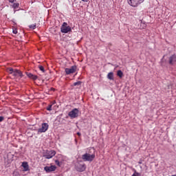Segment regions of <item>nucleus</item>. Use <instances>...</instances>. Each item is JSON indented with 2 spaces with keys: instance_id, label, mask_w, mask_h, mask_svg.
Masks as SVG:
<instances>
[{
  "instance_id": "9b49d317",
  "label": "nucleus",
  "mask_w": 176,
  "mask_h": 176,
  "mask_svg": "<svg viewBox=\"0 0 176 176\" xmlns=\"http://www.w3.org/2000/svg\"><path fill=\"white\" fill-rule=\"evenodd\" d=\"M175 63H176V55L173 54L169 57V64L173 65Z\"/></svg>"
},
{
  "instance_id": "f3484780",
  "label": "nucleus",
  "mask_w": 176,
  "mask_h": 176,
  "mask_svg": "<svg viewBox=\"0 0 176 176\" xmlns=\"http://www.w3.org/2000/svg\"><path fill=\"white\" fill-rule=\"evenodd\" d=\"M55 164H56V166H58V167H61V162H60L58 160H55Z\"/></svg>"
},
{
  "instance_id": "f257e3e1",
  "label": "nucleus",
  "mask_w": 176,
  "mask_h": 176,
  "mask_svg": "<svg viewBox=\"0 0 176 176\" xmlns=\"http://www.w3.org/2000/svg\"><path fill=\"white\" fill-rule=\"evenodd\" d=\"M7 72L14 77V79H21L23 78V72L19 69H13L12 67L7 68Z\"/></svg>"
},
{
  "instance_id": "aec40b11",
  "label": "nucleus",
  "mask_w": 176,
  "mask_h": 176,
  "mask_svg": "<svg viewBox=\"0 0 176 176\" xmlns=\"http://www.w3.org/2000/svg\"><path fill=\"white\" fill-rule=\"evenodd\" d=\"M80 85H82V82H80V81H78V82L74 83V86H79Z\"/></svg>"
},
{
  "instance_id": "5701e85b",
  "label": "nucleus",
  "mask_w": 176,
  "mask_h": 176,
  "mask_svg": "<svg viewBox=\"0 0 176 176\" xmlns=\"http://www.w3.org/2000/svg\"><path fill=\"white\" fill-rule=\"evenodd\" d=\"M13 34H17V29L16 28H14L12 30Z\"/></svg>"
},
{
  "instance_id": "f03ea898",
  "label": "nucleus",
  "mask_w": 176,
  "mask_h": 176,
  "mask_svg": "<svg viewBox=\"0 0 176 176\" xmlns=\"http://www.w3.org/2000/svg\"><path fill=\"white\" fill-rule=\"evenodd\" d=\"M96 159V154H91L90 152L85 153L82 155V160L83 162H93Z\"/></svg>"
},
{
  "instance_id": "c756f323",
  "label": "nucleus",
  "mask_w": 176,
  "mask_h": 176,
  "mask_svg": "<svg viewBox=\"0 0 176 176\" xmlns=\"http://www.w3.org/2000/svg\"><path fill=\"white\" fill-rule=\"evenodd\" d=\"M54 104H56V101H54Z\"/></svg>"
},
{
  "instance_id": "a878e982",
  "label": "nucleus",
  "mask_w": 176,
  "mask_h": 176,
  "mask_svg": "<svg viewBox=\"0 0 176 176\" xmlns=\"http://www.w3.org/2000/svg\"><path fill=\"white\" fill-rule=\"evenodd\" d=\"M8 2L10 3H14V2H16V0H8Z\"/></svg>"
},
{
  "instance_id": "b1692460",
  "label": "nucleus",
  "mask_w": 176,
  "mask_h": 176,
  "mask_svg": "<svg viewBox=\"0 0 176 176\" xmlns=\"http://www.w3.org/2000/svg\"><path fill=\"white\" fill-rule=\"evenodd\" d=\"M13 176H20V175L19 174V173L14 172V173H13Z\"/></svg>"
},
{
  "instance_id": "ddd939ff",
  "label": "nucleus",
  "mask_w": 176,
  "mask_h": 176,
  "mask_svg": "<svg viewBox=\"0 0 176 176\" xmlns=\"http://www.w3.org/2000/svg\"><path fill=\"white\" fill-rule=\"evenodd\" d=\"M107 79H109V80H113V72H109L107 74Z\"/></svg>"
},
{
  "instance_id": "423d86ee",
  "label": "nucleus",
  "mask_w": 176,
  "mask_h": 176,
  "mask_svg": "<svg viewBox=\"0 0 176 176\" xmlns=\"http://www.w3.org/2000/svg\"><path fill=\"white\" fill-rule=\"evenodd\" d=\"M142 2H144V0H128L129 5L133 8H137V6L142 3Z\"/></svg>"
},
{
  "instance_id": "6e6552de",
  "label": "nucleus",
  "mask_w": 176,
  "mask_h": 176,
  "mask_svg": "<svg viewBox=\"0 0 176 176\" xmlns=\"http://www.w3.org/2000/svg\"><path fill=\"white\" fill-rule=\"evenodd\" d=\"M49 129V124L47 123H43L41 127L38 129V133H46Z\"/></svg>"
},
{
  "instance_id": "4468645a",
  "label": "nucleus",
  "mask_w": 176,
  "mask_h": 176,
  "mask_svg": "<svg viewBox=\"0 0 176 176\" xmlns=\"http://www.w3.org/2000/svg\"><path fill=\"white\" fill-rule=\"evenodd\" d=\"M117 75L119 76V78H123V72H122V70H118Z\"/></svg>"
},
{
  "instance_id": "1a4fd4ad",
  "label": "nucleus",
  "mask_w": 176,
  "mask_h": 176,
  "mask_svg": "<svg viewBox=\"0 0 176 176\" xmlns=\"http://www.w3.org/2000/svg\"><path fill=\"white\" fill-rule=\"evenodd\" d=\"M54 156H56V151L54 150L47 151L44 155V157H45V159H52Z\"/></svg>"
},
{
  "instance_id": "412c9836",
  "label": "nucleus",
  "mask_w": 176,
  "mask_h": 176,
  "mask_svg": "<svg viewBox=\"0 0 176 176\" xmlns=\"http://www.w3.org/2000/svg\"><path fill=\"white\" fill-rule=\"evenodd\" d=\"M131 176H141V174L138 173L137 170H135L134 173Z\"/></svg>"
},
{
  "instance_id": "bb28decb",
  "label": "nucleus",
  "mask_w": 176,
  "mask_h": 176,
  "mask_svg": "<svg viewBox=\"0 0 176 176\" xmlns=\"http://www.w3.org/2000/svg\"><path fill=\"white\" fill-rule=\"evenodd\" d=\"M77 135L80 136L81 135L80 133L78 132Z\"/></svg>"
},
{
  "instance_id": "a211bd4d",
  "label": "nucleus",
  "mask_w": 176,
  "mask_h": 176,
  "mask_svg": "<svg viewBox=\"0 0 176 176\" xmlns=\"http://www.w3.org/2000/svg\"><path fill=\"white\" fill-rule=\"evenodd\" d=\"M22 166L24 168H28V163L23 162Z\"/></svg>"
},
{
  "instance_id": "0eeeda50",
  "label": "nucleus",
  "mask_w": 176,
  "mask_h": 176,
  "mask_svg": "<svg viewBox=\"0 0 176 176\" xmlns=\"http://www.w3.org/2000/svg\"><path fill=\"white\" fill-rule=\"evenodd\" d=\"M77 69L78 67L76 65H73L71 68H66L65 72L66 75H71V74H75Z\"/></svg>"
},
{
  "instance_id": "cd10ccee",
  "label": "nucleus",
  "mask_w": 176,
  "mask_h": 176,
  "mask_svg": "<svg viewBox=\"0 0 176 176\" xmlns=\"http://www.w3.org/2000/svg\"><path fill=\"white\" fill-rule=\"evenodd\" d=\"M82 2H88L89 0H82Z\"/></svg>"
},
{
  "instance_id": "f8f14e48",
  "label": "nucleus",
  "mask_w": 176,
  "mask_h": 176,
  "mask_svg": "<svg viewBox=\"0 0 176 176\" xmlns=\"http://www.w3.org/2000/svg\"><path fill=\"white\" fill-rule=\"evenodd\" d=\"M28 78H30V79H32L33 80H36V79H38V76H35L31 73L28 74Z\"/></svg>"
},
{
  "instance_id": "7ed1b4c3",
  "label": "nucleus",
  "mask_w": 176,
  "mask_h": 176,
  "mask_svg": "<svg viewBox=\"0 0 176 176\" xmlns=\"http://www.w3.org/2000/svg\"><path fill=\"white\" fill-rule=\"evenodd\" d=\"M75 168L76 171L79 173H83L86 170V164L83 163L82 161L77 162V164L75 165Z\"/></svg>"
},
{
  "instance_id": "20e7f679",
  "label": "nucleus",
  "mask_w": 176,
  "mask_h": 176,
  "mask_svg": "<svg viewBox=\"0 0 176 176\" xmlns=\"http://www.w3.org/2000/svg\"><path fill=\"white\" fill-rule=\"evenodd\" d=\"M72 31V29L68 25V23L67 22H64L60 28V32L63 34H68V32H71Z\"/></svg>"
},
{
  "instance_id": "4be33fe9",
  "label": "nucleus",
  "mask_w": 176,
  "mask_h": 176,
  "mask_svg": "<svg viewBox=\"0 0 176 176\" xmlns=\"http://www.w3.org/2000/svg\"><path fill=\"white\" fill-rule=\"evenodd\" d=\"M52 107H53V104H49L46 108L47 111H52Z\"/></svg>"
},
{
  "instance_id": "393cba45",
  "label": "nucleus",
  "mask_w": 176,
  "mask_h": 176,
  "mask_svg": "<svg viewBox=\"0 0 176 176\" xmlns=\"http://www.w3.org/2000/svg\"><path fill=\"white\" fill-rule=\"evenodd\" d=\"M5 118L3 116H0V122H3Z\"/></svg>"
},
{
  "instance_id": "39448f33",
  "label": "nucleus",
  "mask_w": 176,
  "mask_h": 176,
  "mask_svg": "<svg viewBox=\"0 0 176 176\" xmlns=\"http://www.w3.org/2000/svg\"><path fill=\"white\" fill-rule=\"evenodd\" d=\"M68 116L71 118V119H75L79 116V109L75 108L69 112Z\"/></svg>"
},
{
  "instance_id": "6ab92c4d",
  "label": "nucleus",
  "mask_w": 176,
  "mask_h": 176,
  "mask_svg": "<svg viewBox=\"0 0 176 176\" xmlns=\"http://www.w3.org/2000/svg\"><path fill=\"white\" fill-rule=\"evenodd\" d=\"M38 68H39L40 71H41L42 72H45V67H43V66L38 65Z\"/></svg>"
},
{
  "instance_id": "dca6fc26",
  "label": "nucleus",
  "mask_w": 176,
  "mask_h": 176,
  "mask_svg": "<svg viewBox=\"0 0 176 176\" xmlns=\"http://www.w3.org/2000/svg\"><path fill=\"white\" fill-rule=\"evenodd\" d=\"M29 28H31L32 30H35V28H36V24L34 23L29 25Z\"/></svg>"
},
{
  "instance_id": "2eb2a0df",
  "label": "nucleus",
  "mask_w": 176,
  "mask_h": 176,
  "mask_svg": "<svg viewBox=\"0 0 176 176\" xmlns=\"http://www.w3.org/2000/svg\"><path fill=\"white\" fill-rule=\"evenodd\" d=\"M19 6H20V4L19 3H14V4L12 5V8L14 9H17V8H19Z\"/></svg>"
},
{
  "instance_id": "c85d7f7f",
  "label": "nucleus",
  "mask_w": 176,
  "mask_h": 176,
  "mask_svg": "<svg viewBox=\"0 0 176 176\" xmlns=\"http://www.w3.org/2000/svg\"><path fill=\"white\" fill-rule=\"evenodd\" d=\"M164 57H165V56H164L162 57V61H163V60H164Z\"/></svg>"
},
{
  "instance_id": "9d476101",
  "label": "nucleus",
  "mask_w": 176,
  "mask_h": 176,
  "mask_svg": "<svg viewBox=\"0 0 176 176\" xmlns=\"http://www.w3.org/2000/svg\"><path fill=\"white\" fill-rule=\"evenodd\" d=\"M56 166L52 165L51 166H45L44 168V170L46 171V173H52V171H56Z\"/></svg>"
}]
</instances>
